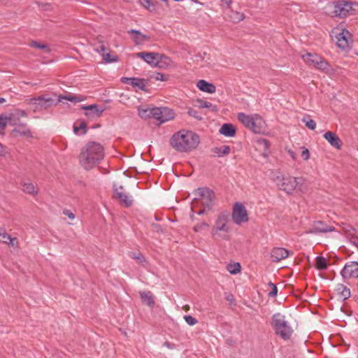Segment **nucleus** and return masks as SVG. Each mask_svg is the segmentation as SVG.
Returning a JSON list of instances; mask_svg holds the SVG:
<instances>
[{"label": "nucleus", "mask_w": 358, "mask_h": 358, "mask_svg": "<svg viewBox=\"0 0 358 358\" xmlns=\"http://www.w3.org/2000/svg\"><path fill=\"white\" fill-rule=\"evenodd\" d=\"M86 124L81 122L79 126L73 127V131L76 135H82L86 133Z\"/></svg>", "instance_id": "nucleus-39"}, {"label": "nucleus", "mask_w": 358, "mask_h": 358, "mask_svg": "<svg viewBox=\"0 0 358 358\" xmlns=\"http://www.w3.org/2000/svg\"><path fill=\"white\" fill-rule=\"evenodd\" d=\"M131 257L136 259L138 263L142 264V265H145L144 264V262H145V260L143 257V256L141 255V254H136L135 252H133L131 255Z\"/></svg>", "instance_id": "nucleus-43"}, {"label": "nucleus", "mask_w": 358, "mask_h": 358, "mask_svg": "<svg viewBox=\"0 0 358 358\" xmlns=\"http://www.w3.org/2000/svg\"><path fill=\"white\" fill-rule=\"evenodd\" d=\"M153 108L139 107L138 108V115L142 119H148L153 116Z\"/></svg>", "instance_id": "nucleus-28"}, {"label": "nucleus", "mask_w": 358, "mask_h": 358, "mask_svg": "<svg viewBox=\"0 0 358 358\" xmlns=\"http://www.w3.org/2000/svg\"><path fill=\"white\" fill-rule=\"evenodd\" d=\"M289 255V251L283 248H274L271 252V259L273 262H279Z\"/></svg>", "instance_id": "nucleus-18"}, {"label": "nucleus", "mask_w": 358, "mask_h": 358, "mask_svg": "<svg viewBox=\"0 0 358 358\" xmlns=\"http://www.w3.org/2000/svg\"><path fill=\"white\" fill-rule=\"evenodd\" d=\"M324 138L332 147L336 149H341V141L335 133L332 131H327L324 134Z\"/></svg>", "instance_id": "nucleus-22"}, {"label": "nucleus", "mask_w": 358, "mask_h": 358, "mask_svg": "<svg viewBox=\"0 0 358 358\" xmlns=\"http://www.w3.org/2000/svg\"><path fill=\"white\" fill-rule=\"evenodd\" d=\"M6 155V150L4 146L0 143V156H4Z\"/></svg>", "instance_id": "nucleus-57"}, {"label": "nucleus", "mask_w": 358, "mask_h": 358, "mask_svg": "<svg viewBox=\"0 0 358 358\" xmlns=\"http://www.w3.org/2000/svg\"><path fill=\"white\" fill-rule=\"evenodd\" d=\"M273 180L279 189L287 194L294 191L304 192L306 190V186L304 185V179L302 178L284 177L281 175H277L273 177Z\"/></svg>", "instance_id": "nucleus-5"}, {"label": "nucleus", "mask_w": 358, "mask_h": 358, "mask_svg": "<svg viewBox=\"0 0 358 358\" xmlns=\"http://www.w3.org/2000/svg\"><path fill=\"white\" fill-rule=\"evenodd\" d=\"M341 274L343 278H358V262H350L347 263L342 269Z\"/></svg>", "instance_id": "nucleus-15"}, {"label": "nucleus", "mask_w": 358, "mask_h": 358, "mask_svg": "<svg viewBox=\"0 0 358 358\" xmlns=\"http://www.w3.org/2000/svg\"><path fill=\"white\" fill-rule=\"evenodd\" d=\"M117 199L120 201L121 203L126 207L130 206L133 202L132 196L126 193H119Z\"/></svg>", "instance_id": "nucleus-31"}, {"label": "nucleus", "mask_w": 358, "mask_h": 358, "mask_svg": "<svg viewBox=\"0 0 358 358\" xmlns=\"http://www.w3.org/2000/svg\"><path fill=\"white\" fill-rule=\"evenodd\" d=\"M28 104L32 106L34 112H39L48 109L54 105V101L48 96L42 95L30 99L28 101ZM57 103H55V105Z\"/></svg>", "instance_id": "nucleus-9"}, {"label": "nucleus", "mask_w": 358, "mask_h": 358, "mask_svg": "<svg viewBox=\"0 0 358 358\" xmlns=\"http://www.w3.org/2000/svg\"><path fill=\"white\" fill-rule=\"evenodd\" d=\"M289 155H290V156L292 157V159H295L296 157H295V155H294V152L289 151Z\"/></svg>", "instance_id": "nucleus-60"}, {"label": "nucleus", "mask_w": 358, "mask_h": 358, "mask_svg": "<svg viewBox=\"0 0 358 358\" xmlns=\"http://www.w3.org/2000/svg\"><path fill=\"white\" fill-rule=\"evenodd\" d=\"M108 50V48L103 45H101L96 49V51L102 56L105 62L110 63L117 62V57L116 56L111 55Z\"/></svg>", "instance_id": "nucleus-21"}, {"label": "nucleus", "mask_w": 358, "mask_h": 358, "mask_svg": "<svg viewBox=\"0 0 358 358\" xmlns=\"http://www.w3.org/2000/svg\"><path fill=\"white\" fill-rule=\"evenodd\" d=\"M140 295L142 301L145 303L150 307H153L155 305V301L153 296L150 292H141Z\"/></svg>", "instance_id": "nucleus-27"}, {"label": "nucleus", "mask_w": 358, "mask_h": 358, "mask_svg": "<svg viewBox=\"0 0 358 358\" xmlns=\"http://www.w3.org/2000/svg\"><path fill=\"white\" fill-rule=\"evenodd\" d=\"M162 1H164V3H168V0H162Z\"/></svg>", "instance_id": "nucleus-64"}, {"label": "nucleus", "mask_w": 358, "mask_h": 358, "mask_svg": "<svg viewBox=\"0 0 358 358\" xmlns=\"http://www.w3.org/2000/svg\"><path fill=\"white\" fill-rule=\"evenodd\" d=\"M152 117L159 122L160 124L168 122L174 117L173 111L166 107L153 108Z\"/></svg>", "instance_id": "nucleus-14"}, {"label": "nucleus", "mask_w": 358, "mask_h": 358, "mask_svg": "<svg viewBox=\"0 0 358 358\" xmlns=\"http://www.w3.org/2000/svg\"><path fill=\"white\" fill-rule=\"evenodd\" d=\"M231 232V224L229 214L220 213L211 229L212 238L215 240H229Z\"/></svg>", "instance_id": "nucleus-4"}, {"label": "nucleus", "mask_w": 358, "mask_h": 358, "mask_svg": "<svg viewBox=\"0 0 358 358\" xmlns=\"http://www.w3.org/2000/svg\"><path fill=\"white\" fill-rule=\"evenodd\" d=\"M238 120L247 128L256 134H264L266 131V123L262 117L257 115H246L240 113L238 115Z\"/></svg>", "instance_id": "nucleus-6"}, {"label": "nucleus", "mask_w": 358, "mask_h": 358, "mask_svg": "<svg viewBox=\"0 0 358 358\" xmlns=\"http://www.w3.org/2000/svg\"><path fill=\"white\" fill-rule=\"evenodd\" d=\"M151 77L156 80L166 81L168 80L167 76L160 73H155Z\"/></svg>", "instance_id": "nucleus-42"}, {"label": "nucleus", "mask_w": 358, "mask_h": 358, "mask_svg": "<svg viewBox=\"0 0 358 358\" xmlns=\"http://www.w3.org/2000/svg\"><path fill=\"white\" fill-rule=\"evenodd\" d=\"M334 230V227L326 224L322 221H316L313 222L312 227L308 229L307 233L309 234H320L327 233Z\"/></svg>", "instance_id": "nucleus-17"}, {"label": "nucleus", "mask_w": 358, "mask_h": 358, "mask_svg": "<svg viewBox=\"0 0 358 358\" xmlns=\"http://www.w3.org/2000/svg\"><path fill=\"white\" fill-rule=\"evenodd\" d=\"M10 237L11 236L7 234L3 229H0V240L2 243H6Z\"/></svg>", "instance_id": "nucleus-41"}, {"label": "nucleus", "mask_w": 358, "mask_h": 358, "mask_svg": "<svg viewBox=\"0 0 358 358\" xmlns=\"http://www.w3.org/2000/svg\"><path fill=\"white\" fill-rule=\"evenodd\" d=\"M31 45L32 47H34V48H38V49H44V50H46V52L49 51V48H48V46L46 45H45V44H39L36 41H32L31 43Z\"/></svg>", "instance_id": "nucleus-46"}, {"label": "nucleus", "mask_w": 358, "mask_h": 358, "mask_svg": "<svg viewBox=\"0 0 358 358\" xmlns=\"http://www.w3.org/2000/svg\"><path fill=\"white\" fill-rule=\"evenodd\" d=\"M331 37L336 45L342 50H347L352 43L351 34L342 27L334 28L331 32Z\"/></svg>", "instance_id": "nucleus-8"}, {"label": "nucleus", "mask_w": 358, "mask_h": 358, "mask_svg": "<svg viewBox=\"0 0 358 358\" xmlns=\"http://www.w3.org/2000/svg\"><path fill=\"white\" fill-rule=\"evenodd\" d=\"M85 99L83 96H78L71 94L60 95L58 96V102H62L63 100H67L73 103L83 101Z\"/></svg>", "instance_id": "nucleus-29"}, {"label": "nucleus", "mask_w": 358, "mask_h": 358, "mask_svg": "<svg viewBox=\"0 0 358 358\" xmlns=\"http://www.w3.org/2000/svg\"><path fill=\"white\" fill-rule=\"evenodd\" d=\"M13 136L20 135L21 136H25L27 138H31L32 134L30 129L26 125H20L16 127L12 131Z\"/></svg>", "instance_id": "nucleus-25"}, {"label": "nucleus", "mask_w": 358, "mask_h": 358, "mask_svg": "<svg viewBox=\"0 0 358 358\" xmlns=\"http://www.w3.org/2000/svg\"><path fill=\"white\" fill-rule=\"evenodd\" d=\"M164 346L166 347L167 348L169 349H173L174 348V345L173 344H171V343L169 342H165L164 343Z\"/></svg>", "instance_id": "nucleus-58"}, {"label": "nucleus", "mask_w": 358, "mask_h": 358, "mask_svg": "<svg viewBox=\"0 0 358 358\" xmlns=\"http://www.w3.org/2000/svg\"><path fill=\"white\" fill-rule=\"evenodd\" d=\"M301 156L302 157L305 159V160H307L309 159L310 157V155H309V151L308 150L306 149L304 150L302 153H301Z\"/></svg>", "instance_id": "nucleus-55"}, {"label": "nucleus", "mask_w": 358, "mask_h": 358, "mask_svg": "<svg viewBox=\"0 0 358 358\" xmlns=\"http://www.w3.org/2000/svg\"><path fill=\"white\" fill-rule=\"evenodd\" d=\"M136 56L137 57L143 59L148 64L154 65L155 66H162L160 62H158L161 58H165L166 63H168L169 61V57L157 52H138Z\"/></svg>", "instance_id": "nucleus-12"}, {"label": "nucleus", "mask_w": 358, "mask_h": 358, "mask_svg": "<svg viewBox=\"0 0 358 358\" xmlns=\"http://www.w3.org/2000/svg\"><path fill=\"white\" fill-rule=\"evenodd\" d=\"M187 113L190 116H192V117H194V118H196L197 120H201V117L199 115V113L198 111H196V110L189 109Z\"/></svg>", "instance_id": "nucleus-49"}, {"label": "nucleus", "mask_w": 358, "mask_h": 358, "mask_svg": "<svg viewBox=\"0 0 358 358\" xmlns=\"http://www.w3.org/2000/svg\"><path fill=\"white\" fill-rule=\"evenodd\" d=\"M9 246L17 248L18 246V241L16 238H10L9 241L6 243Z\"/></svg>", "instance_id": "nucleus-50"}, {"label": "nucleus", "mask_w": 358, "mask_h": 358, "mask_svg": "<svg viewBox=\"0 0 358 358\" xmlns=\"http://www.w3.org/2000/svg\"><path fill=\"white\" fill-rule=\"evenodd\" d=\"M64 213L68 216L69 218L71 219V220H73L75 218V215L73 213H71V211L69 210H66L64 212Z\"/></svg>", "instance_id": "nucleus-56"}, {"label": "nucleus", "mask_w": 358, "mask_h": 358, "mask_svg": "<svg viewBox=\"0 0 358 358\" xmlns=\"http://www.w3.org/2000/svg\"><path fill=\"white\" fill-rule=\"evenodd\" d=\"M302 58L308 65L313 66L324 71H327L329 70V64L317 54L308 52L303 55Z\"/></svg>", "instance_id": "nucleus-10"}, {"label": "nucleus", "mask_w": 358, "mask_h": 358, "mask_svg": "<svg viewBox=\"0 0 358 358\" xmlns=\"http://www.w3.org/2000/svg\"><path fill=\"white\" fill-rule=\"evenodd\" d=\"M192 201V210L198 215H203L206 210L211 208L213 204L214 193L207 187H199L194 193Z\"/></svg>", "instance_id": "nucleus-3"}, {"label": "nucleus", "mask_w": 358, "mask_h": 358, "mask_svg": "<svg viewBox=\"0 0 358 358\" xmlns=\"http://www.w3.org/2000/svg\"><path fill=\"white\" fill-rule=\"evenodd\" d=\"M302 122L311 130H314L316 128V122L309 117H303Z\"/></svg>", "instance_id": "nucleus-38"}, {"label": "nucleus", "mask_w": 358, "mask_h": 358, "mask_svg": "<svg viewBox=\"0 0 358 358\" xmlns=\"http://www.w3.org/2000/svg\"><path fill=\"white\" fill-rule=\"evenodd\" d=\"M5 101H6L5 99L0 98V103H3Z\"/></svg>", "instance_id": "nucleus-63"}, {"label": "nucleus", "mask_w": 358, "mask_h": 358, "mask_svg": "<svg viewBox=\"0 0 358 358\" xmlns=\"http://www.w3.org/2000/svg\"><path fill=\"white\" fill-rule=\"evenodd\" d=\"M241 264L238 262H234L227 265V271L233 275L237 274L241 271Z\"/></svg>", "instance_id": "nucleus-32"}, {"label": "nucleus", "mask_w": 358, "mask_h": 358, "mask_svg": "<svg viewBox=\"0 0 358 358\" xmlns=\"http://www.w3.org/2000/svg\"><path fill=\"white\" fill-rule=\"evenodd\" d=\"M139 3L141 6H143L145 8H146L150 12H155L156 11V6L151 1V0H138Z\"/></svg>", "instance_id": "nucleus-35"}, {"label": "nucleus", "mask_w": 358, "mask_h": 358, "mask_svg": "<svg viewBox=\"0 0 358 358\" xmlns=\"http://www.w3.org/2000/svg\"><path fill=\"white\" fill-rule=\"evenodd\" d=\"M158 62L162 65V66H159V68H167L171 63V59L169 58V61L168 63H166V59L165 58H161L159 61H158Z\"/></svg>", "instance_id": "nucleus-51"}, {"label": "nucleus", "mask_w": 358, "mask_h": 358, "mask_svg": "<svg viewBox=\"0 0 358 358\" xmlns=\"http://www.w3.org/2000/svg\"><path fill=\"white\" fill-rule=\"evenodd\" d=\"M196 87L200 90L210 94L215 93L216 91V87L213 84L208 83L204 80H199L196 83Z\"/></svg>", "instance_id": "nucleus-23"}, {"label": "nucleus", "mask_w": 358, "mask_h": 358, "mask_svg": "<svg viewBox=\"0 0 358 358\" xmlns=\"http://www.w3.org/2000/svg\"><path fill=\"white\" fill-rule=\"evenodd\" d=\"M14 116H16L17 117H27V113L24 110H16L15 111V113L12 114L10 117H14Z\"/></svg>", "instance_id": "nucleus-48"}, {"label": "nucleus", "mask_w": 358, "mask_h": 358, "mask_svg": "<svg viewBox=\"0 0 358 358\" xmlns=\"http://www.w3.org/2000/svg\"><path fill=\"white\" fill-rule=\"evenodd\" d=\"M198 102L199 103V107L201 108H208L213 106L212 103L208 101L199 100Z\"/></svg>", "instance_id": "nucleus-47"}, {"label": "nucleus", "mask_w": 358, "mask_h": 358, "mask_svg": "<svg viewBox=\"0 0 358 358\" xmlns=\"http://www.w3.org/2000/svg\"><path fill=\"white\" fill-rule=\"evenodd\" d=\"M128 34L131 36V38L136 45H141L150 40V37L148 35L143 34L136 29L129 30Z\"/></svg>", "instance_id": "nucleus-19"}, {"label": "nucleus", "mask_w": 358, "mask_h": 358, "mask_svg": "<svg viewBox=\"0 0 358 358\" xmlns=\"http://www.w3.org/2000/svg\"><path fill=\"white\" fill-rule=\"evenodd\" d=\"M353 13L352 3L348 1H338L334 4L332 15L334 17L343 18Z\"/></svg>", "instance_id": "nucleus-11"}, {"label": "nucleus", "mask_w": 358, "mask_h": 358, "mask_svg": "<svg viewBox=\"0 0 358 358\" xmlns=\"http://www.w3.org/2000/svg\"><path fill=\"white\" fill-rule=\"evenodd\" d=\"M222 1L229 6L231 3V0H222Z\"/></svg>", "instance_id": "nucleus-61"}, {"label": "nucleus", "mask_w": 358, "mask_h": 358, "mask_svg": "<svg viewBox=\"0 0 358 358\" xmlns=\"http://www.w3.org/2000/svg\"><path fill=\"white\" fill-rule=\"evenodd\" d=\"M269 143L264 138H257L255 140V148L257 150L262 152V155L264 157H268L269 155Z\"/></svg>", "instance_id": "nucleus-20"}, {"label": "nucleus", "mask_w": 358, "mask_h": 358, "mask_svg": "<svg viewBox=\"0 0 358 358\" xmlns=\"http://www.w3.org/2000/svg\"><path fill=\"white\" fill-rule=\"evenodd\" d=\"M350 241L352 245L358 248V238L354 234H350Z\"/></svg>", "instance_id": "nucleus-53"}, {"label": "nucleus", "mask_w": 358, "mask_h": 358, "mask_svg": "<svg viewBox=\"0 0 358 358\" xmlns=\"http://www.w3.org/2000/svg\"><path fill=\"white\" fill-rule=\"evenodd\" d=\"M208 227H209V225L206 222H200V223L196 224L194 227V230L196 232H200L202 231L208 230Z\"/></svg>", "instance_id": "nucleus-40"}, {"label": "nucleus", "mask_w": 358, "mask_h": 358, "mask_svg": "<svg viewBox=\"0 0 358 358\" xmlns=\"http://www.w3.org/2000/svg\"><path fill=\"white\" fill-rule=\"evenodd\" d=\"M230 20L234 22H238L243 20L244 15L241 13L231 10L229 15Z\"/></svg>", "instance_id": "nucleus-36"}, {"label": "nucleus", "mask_w": 358, "mask_h": 358, "mask_svg": "<svg viewBox=\"0 0 358 358\" xmlns=\"http://www.w3.org/2000/svg\"><path fill=\"white\" fill-rule=\"evenodd\" d=\"M217 150H218L217 154L219 156L229 154L230 152V148L228 145H224V146L218 148Z\"/></svg>", "instance_id": "nucleus-44"}, {"label": "nucleus", "mask_w": 358, "mask_h": 358, "mask_svg": "<svg viewBox=\"0 0 358 358\" xmlns=\"http://www.w3.org/2000/svg\"><path fill=\"white\" fill-rule=\"evenodd\" d=\"M104 157V151L101 144L96 142L88 143L81 150L79 160L81 166L87 170L98 164Z\"/></svg>", "instance_id": "nucleus-1"}, {"label": "nucleus", "mask_w": 358, "mask_h": 358, "mask_svg": "<svg viewBox=\"0 0 358 358\" xmlns=\"http://www.w3.org/2000/svg\"><path fill=\"white\" fill-rule=\"evenodd\" d=\"M199 142V136L187 130H180L175 133L170 140L171 146L179 152L191 151L198 146Z\"/></svg>", "instance_id": "nucleus-2"}, {"label": "nucleus", "mask_w": 358, "mask_h": 358, "mask_svg": "<svg viewBox=\"0 0 358 358\" xmlns=\"http://www.w3.org/2000/svg\"><path fill=\"white\" fill-rule=\"evenodd\" d=\"M335 291L341 299L343 301L348 299L350 296V290L343 284H338Z\"/></svg>", "instance_id": "nucleus-24"}, {"label": "nucleus", "mask_w": 358, "mask_h": 358, "mask_svg": "<svg viewBox=\"0 0 358 358\" xmlns=\"http://www.w3.org/2000/svg\"><path fill=\"white\" fill-rule=\"evenodd\" d=\"M130 84L142 90L147 87V80L142 78H133V79H130Z\"/></svg>", "instance_id": "nucleus-30"}, {"label": "nucleus", "mask_w": 358, "mask_h": 358, "mask_svg": "<svg viewBox=\"0 0 358 358\" xmlns=\"http://www.w3.org/2000/svg\"><path fill=\"white\" fill-rule=\"evenodd\" d=\"M227 299L228 301H232L233 296L231 295H229V296H227Z\"/></svg>", "instance_id": "nucleus-62"}, {"label": "nucleus", "mask_w": 358, "mask_h": 358, "mask_svg": "<svg viewBox=\"0 0 358 358\" xmlns=\"http://www.w3.org/2000/svg\"><path fill=\"white\" fill-rule=\"evenodd\" d=\"M123 187L122 186H119V187H116L115 185L114 186V193H115V196L116 198H118V194L119 193H124L123 192Z\"/></svg>", "instance_id": "nucleus-54"}, {"label": "nucleus", "mask_w": 358, "mask_h": 358, "mask_svg": "<svg viewBox=\"0 0 358 358\" xmlns=\"http://www.w3.org/2000/svg\"><path fill=\"white\" fill-rule=\"evenodd\" d=\"M232 220L238 225L248 221V215L245 207L241 203H236L233 208Z\"/></svg>", "instance_id": "nucleus-13"}, {"label": "nucleus", "mask_w": 358, "mask_h": 358, "mask_svg": "<svg viewBox=\"0 0 358 358\" xmlns=\"http://www.w3.org/2000/svg\"><path fill=\"white\" fill-rule=\"evenodd\" d=\"M81 108L86 110L85 115L92 120L99 117L104 110V108L99 107L96 104L83 106Z\"/></svg>", "instance_id": "nucleus-16"}, {"label": "nucleus", "mask_w": 358, "mask_h": 358, "mask_svg": "<svg viewBox=\"0 0 358 358\" xmlns=\"http://www.w3.org/2000/svg\"><path fill=\"white\" fill-rule=\"evenodd\" d=\"M271 324L275 333L282 338L286 340L292 336L293 330L284 315L279 313L274 314L272 317Z\"/></svg>", "instance_id": "nucleus-7"}, {"label": "nucleus", "mask_w": 358, "mask_h": 358, "mask_svg": "<svg viewBox=\"0 0 358 358\" xmlns=\"http://www.w3.org/2000/svg\"><path fill=\"white\" fill-rule=\"evenodd\" d=\"M11 120V117L3 115H0V134H3L4 133V129L8 123L13 124Z\"/></svg>", "instance_id": "nucleus-33"}, {"label": "nucleus", "mask_w": 358, "mask_h": 358, "mask_svg": "<svg viewBox=\"0 0 358 358\" xmlns=\"http://www.w3.org/2000/svg\"><path fill=\"white\" fill-rule=\"evenodd\" d=\"M269 285L272 287V291L270 292L269 296H275L277 295L278 289L276 286L273 283H270Z\"/></svg>", "instance_id": "nucleus-52"}, {"label": "nucleus", "mask_w": 358, "mask_h": 358, "mask_svg": "<svg viewBox=\"0 0 358 358\" xmlns=\"http://www.w3.org/2000/svg\"><path fill=\"white\" fill-rule=\"evenodd\" d=\"M22 190L28 194H36L37 192L36 187L31 182H24L22 185Z\"/></svg>", "instance_id": "nucleus-37"}, {"label": "nucleus", "mask_w": 358, "mask_h": 358, "mask_svg": "<svg viewBox=\"0 0 358 358\" xmlns=\"http://www.w3.org/2000/svg\"><path fill=\"white\" fill-rule=\"evenodd\" d=\"M220 133L224 136L232 137L236 134V128L231 124H224L220 129Z\"/></svg>", "instance_id": "nucleus-26"}, {"label": "nucleus", "mask_w": 358, "mask_h": 358, "mask_svg": "<svg viewBox=\"0 0 358 358\" xmlns=\"http://www.w3.org/2000/svg\"><path fill=\"white\" fill-rule=\"evenodd\" d=\"M184 319L186 323L190 326H193L197 323V320L191 315H185Z\"/></svg>", "instance_id": "nucleus-45"}, {"label": "nucleus", "mask_w": 358, "mask_h": 358, "mask_svg": "<svg viewBox=\"0 0 358 358\" xmlns=\"http://www.w3.org/2000/svg\"><path fill=\"white\" fill-rule=\"evenodd\" d=\"M130 79H133V78H126V77H123L122 78L121 80L122 83H129L130 84Z\"/></svg>", "instance_id": "nucleus-59"}, {"label": "nucleus", "mask_w": 358, "mask_h": 358, "mask_svg": "<svg viewBox=\"0 0 358 358\" xmlns=\"http://www.w3.org/2000/svg\"><path fill=\"white\" fill-rule=\"evenodd\" d=\"M315 262L316 268L318 270H324L327 268V262L324 257L318 256L316 257Z\"/></svg>", "instance_id": "nucleus-34"}]
</instances>
